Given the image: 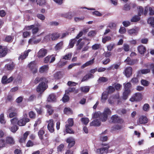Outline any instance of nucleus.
Wrapping results in <instances>:
<instances>
[{
	"label": "nucleus",
	"instance_id": "nucleus-1",
	"mask_svg": "<svg viewBox=\"0 0 154 154\" xmlns=\"http://www.w3.org/2000/svg\"><path fill=\"white\" fill-rule=\"evenodd\" d=\"M8 113H9V117L10 118L17 116V109L12 106L10 107L7 110Z\"/></svg>",
	"mask_w": 154,
	"mask_h": 154
},
{
	"label": "nucleus",
	"instance_id": "nucleus-2",
	"mask_svg": "<svg viewBox=\"0 0 154 154\" xmlns=\"http://www.w3.org/2000/svg\"><path fill=\"white\" fill-rule=\"evenodd\" d=\"M112 122L114 123L122 124L124 122L123 120L117 115H112L111 118Z\"/></svg>",
	"mask_w": 154,
	"mask_h": 154
},
{
	"label": "nucleus",
	"instance_id": "nucleus-3",
	"mask_svg": "<svg viewBox=\"0 0 154 154\" xmlns=\"http://www.w3.org/2000/svg\"><path fill=\"white\" fill-rule=\"evenodd\" d=\"M8 49L7 46L0 45V58L5 57L7 54Z\"/></svg>",
	"mask_w": 154,
	"mask_h": 154
},
{
	"label": "nucleus",
	"instance_id": "nucleus-4",
	"mask_svg": "<svg viewBox=\"0 0 154 154\" xmlns=\"http://www.w3.org/2000/svg\"><path fill=\"white\" fill-rule=\"evenodd\" d=\"M142 99V94L140 93H137L134 94L130 99V100L132 102L135 101H140Z\"/></svg>",
	"mask_w": 154,
	"mask_h": 154
},
{
	"label": "nucleus",
	"instance_id": "nucleus-5",
	"mask_svg": "<svg viewBox=\"0 0 154 154\" xmlns=\"http://www.w3.org/2000/svg\"><path fill=\"white\" fill-rule=\"evenodd\" d=\"M48 125L47 128L51 133H53L54 132V120L52 119H50L48 121Z\"/></svg>",
	"mask_w": 154,
	"mask_h": 154
},
{
	"label": "nucleus",
	"instance_id": "nucleus-6",
	"mask_svg": "<svg viewBox=\"0 0 154 154\" xmlns=\"http://www.w3.org/2000/svg\"><path fill=\"white\" fill-rule=\"evenodd\" d=\"M28 66L33 74L36 73L37 72L38 69L36 64L34 61L31 62Z\"/></svg>",
	"mask_w": 154,
	"mask_h": 154
},
{
	"label": "nucleus",
	"instance_id": "nucleus-7",
	"mask_svg": "<svg viewBox=\"0 0 154 154\" xmlns=\"http://www.w3.org/2000/svg\"><path fill=\"white\" fill-rule=\"evenodd\" d=\"M41 82L37 86L36 88V91L38 92L44 91L47 88L45 86V82Z\"/></svg>",
	"mask_w": 154,
	"mask_h": 154
},
{
	"label": "nucleus",
	"instance_id": "nucleus-8",
	"mask_svg": "<svg viewBox=\"0 0 154 154\" xmlns=\"http://www.w3.org/2000/svg\"><path fill=\"white\" fill-rule=\"evenodd\" d=\"M60 34L58 32H54L52 33H50L46 36L48 37L50 40L52 41L57 40L59 38Z\"/></svg>",
	"mask_w": 154,
	"mask_h": 154
},
{
	"label": "nucleus",
	"instance_id": "nucleus-9",
	"mask_svg": "<svg viewBox=\"0 0 154 154\" xmlns=\"http://www.w3.org/2000/svg\"><path fill=\"white\" fill-rule=\"evenodd\" d=\"M48 53L47 49L44 48L40 49L37 53V57L39 58H42L47 55Z\"/></svg>",
	"mask_w": 154,
	"mask_h": 154
},
{
	"label": "nucleus",
	"instance_id": "nucleus-10",
	"mask_svg": "<svg viewBox=\"0 0 154 154\" xmlns=\"http://www.w3.org/2000/svg\"><path fill=\"white\" fill-rule=\"evenodd\" d=\"M30 119L27 118H23L17 122V125L20 126H23L26 125V123L29 122Z\"/></svg>",
	"mask_w": 154,
	"mask_h": 154
},
{
	"label": "nucleus",
	"instance_id": "nucleus-11",
	"mask_svg": "<svg viewBox=\"0 0 154 154\" xmlns=\"http://www.w3.org/2000/svg\"><path fill=\"white\" fill-rule=\"evenodd\" d=\"M5 141L6 145L7 144H9L10 145H13L15 143V141L13 137L12 136H7L5 138Z\"/></svg>",
	"mask_w": 154,
	"mask_h": 154
},
{
	"label": "nucleus",
	"instance_id": "nucleus-12",
	"mask_svg": "<svg viewBox=\"0 0 154 154\" xmlns=\"http://www.w3.org/2000/svg\"><path fill=\"white\" fill-rule=\"evenodd\" d=\"M66 142L68 143L67 147L69 149L73 146L75 143L74 139L72 137H69L67 138Z\"/></svg>",
	"mask_w": 154,
	"mask_h": 154
},
{
	"label": "nucleus",
	"instance_id": "nucleus-13",
	"mask_svg": "<svg viewBox=\"0 0 154 154\" xmlns=\"http://www.w3.org/2000/svg\"><path fill=\"white\" fill-rule=\"evenodd\" d=\"M132 68L131 67H127L124 70V74L127 78H129L132 75Z\"/></svg>",
	"mask_w": 154,
	"mask_h": 154
},
{
	"label": "nucleus",
	"instance_id": "nucleus-14",
	"mask_svg": "<svg viewBox=\"0 0 154 154\" xmlns=\"http://www.w3.org/2000/svg\"><path fill=\"white\" fill-rule=\"evenodd\" d=\"M109 147L110 146H108L106 147L98 148L97 150V152L100 154L107 153L108 152V149Z\"/></svg>",
	"mask_w": 154,
	"mask_h": 154
},
{
	"label": "nucleus",
	"instance_id": "nucleus-15",
	"mask_svg": "<svg viewBox=\"0 0 154 154\" xmlns=\"http://www.w3.org/2000/svg\"><path fill=\"white\" fill-rule=\"evenodd\" d=\"M45 136L46 137L44 138V137L40 139L43 145L44 146L48 145L49 144V140H48L49 135L48 134L46 133L45 134Z\"/></svg>",
	"mask_w": 154,
	"mask_h": 154
},
{
	"label": "nucleus",
	"instance_id": "nucleus-16",
	"mask_svg": "<svg viewBox=\"0 0 154 154\" xmlns=\"http://www.w3.org/2000/svg\"><path fill=\"white\" fill-rule=\"evenodd\" d=\"M137 60L136 59H131L129 57H128L126 59H125L124 62L127 63V64L128 65H133L136 63Z\"/></svg>",
	"mask_w": 154,
	"mask_h": 154
},
{
	"label": "nucleus",
	"instance_id": "nucleus-17",
	"mask_svg": "<svg viewBox=\"0 0 154 154\" xmlns=\"http://www.w3.org/2000/svg\"><path fill=\"white\" fill-rule=\"evenodd\" d=\"M137 49L138 52L141 55H144L146 50V48L142 45L139 46Z\"/></svg>",
	"mask_w": 154,
	"mask_h": 154
},
{
	"label": "nucleus",
	"instance_id": "nucleus-18",
	"mask_svg": "<svg viewBox=\"0 0 154 154\" xmlns=\"http://www.w3.org/2000/svg\"><path fill=\"white\" fill-rule=\"evenodd\" d=\"M29 133V131H26L23 134V137H20L19 139V142L20 143H24L27 139Z\"/></svg>",
	"mask_w": 154,
	"mask_h": 154
},
{
	"label": "nucleus",
	"instance_id": "nucleus-19",
	"mask_svg": "<svg viewBox=\"0 0 154 154\" xmlns=\"http://www.w3.org/2000/svg\"><path fill=\"white\" fill-rule=\"evenodd\" d=\"M49 68L48 65H44L40 67L39 69V72L41 73H46Z\"/></svg>",
	"mask_w": 154,
	"mask_h": 154
},
{
	"label": "nucleus",
	"instance_id": "nucleus-20",
	"mask_svg": "<svg viewBox=\"0 0 154 154\" xmlns=\"http://www.w3.org/2000/svg\"><path fill=\"white\" fill-rule=\"evenodd\" d=\"M150 71V69H142L139 70L137 72V76H140L141 74H146L149 73Z\"/></svg>",
	"mask_w": 154,
	"mask_h": 154
},
{
	"label": "nucleus",
	"instance_id": "nucleus-21",
	"mask_svg": "<svg viewBox=\"0 0 154 154\" xmlns=\"http://www.w3.org/2000/svg\"><path fill=\"white\" fill-rule=\"evenodd\" d=\"M131 93V90H124L122 96V99L124 100H126Z\"/></svg>",
	"mask_w": 154,
	"mask_h": 154
},
{
	"label": "nucleus",
	"instance_id": "nucleus-22",
	"mask_svg": "<svg viewBox=\"0 0 154 154\" xmlns=\"http://www.w3.org/2000/svg\"><path fill=\"white\" fill-rule=\"evenodd\" d=\"M30 50H28L27 51H25L24 53H21V54L20 56L18 58V59H21L23 60L26 57L28 56L29 53L30 51Z\"/></svg>",
	"mask_w": 154,
	"mask_h": 154
},
{
	"label": "nucleus",
	"instance_id": "nucleus-23",
	"mask_svg": "<svg viewBox=\"0 0 154 154\" xmlns=\"http://www.w3.org/2000/svg\"><path fill=\"white\" fill-rule=\"evenodd\" d=\"M139 122L141 124H145L148 122V119L146 116H141L139 118Z\"/></svg>",
	"mask_w": 154,
	"mask_h": 154
},
{
	"label": "nucleus",
	"instance_id": "nucleus-24",
	"mask_svg": "<svg viewBox=\"0 0 154 154\" xmlns=\"http://www.w3.org/2000/svg\"><path fill=\"white\" fill-rule=\"evenodd\" d=\"M60 16L62 17L70 20L72 19L73 15L71 12H69L64 14H60Z\"/></svg>",
	"mask_w": 154,
	"mask_h": 154
},
{
	"label": "nucleus",
	"instance_id": "nucleus-25",
	"mask_svg": "<svg viewBox=\"0 0 154 154\" xmlns=\"http://www.w3.org/2000/svg\"><path fill=\"white\" fill-rule=\"evenodd\" d=\"M47 79L44 77H42L40 78L38 77H37L35 78L34 81V83L35 84H36L40 82H46Z\"/></svg>",
	"mask_w": 154,
	"mask_h": 154
},
{
	"label": "nucleus",
	"instance_id": "nucleus-26",
	"mask_svg": "<svg viewBox=\"0 0 154 154\" xmlns=\"http://www.w3.org/2000/svg\"><path fill=\"white\" fill-rule=\"evenodd\" d=\"M94 59L93 58L83 64L81 66V68L83 69L86 66L92 65L94 63Z\"/></svg>",
	"mask_w": 154,
	"mask_h": 154
},
{
	"label": "nucleus",
	"instance_id": "nucleus-27",
	"mask_svg": "<svg viewBox=\"0 0 154 154\" xmlns=\"http://www.w3.org/2000/svg\"><path fill=\"white\" fill-rule=\"evenodd\" d=\"M108 94L106 91H104L102 93L101 97V99L102 102L104 103L107 99Z\"/></svg>",
	"mask_w": 154,
	"mask_h": 154
},
{
	"label": "nucleus",
	"instance_id": "nucleus-28",
	"mask_svg": "<svg viewBox=\"0 0 154 154\" xmlns=\"http://www.w3.org/2000/svg\"><path fill=\"white\" fill-rule=\"evenodd\" d=\"M101 124L100 122L98 119H96L92 121L90 123V125L91 126H98Z\"/></svg>",
	"mask_w": 154,
	"mask_h": 154
},
{
	"label": "nucleus",
	"instance_id": "nucleus-29",
	"mask_svg": "<svg viewBox=\"0 0 154 154\" xmlns=\"http://www.w3.org/2000/svg\"><path fill=\"white\" fill-rule=\"evenodd\" d=\"M15 66V65L13 62L11 63H9L5 65V66L7 69L9 70H12L14 69Z\"/></svg>",
	"mask_w": 154,
	"mask_h": 154
},
{
	"label": "nucleus",
	"instance_id": "nucleus-30",
	"mask_svg": "<svg viewBox=\"0 0 154 154\" xmlns=\"http://www.w3.org/2000/svg\"><path fill=\"white\" fill-rule=\"evenodd\" d=\"M56 100V96L54 94H51L49 96L48 100L49 102H55Z\"/></svg>",
	"mask_w": 154,
	"mask_h": 154
},
{
	"label": "nucleus",
	"instance_id": "nucleus-31",
	"mask_svg": "<svg viewBox=\"0 0 154 154\" xmlns=\"http://www.w3.org/2000/svg\"><path fill=\"white\" fill-rule=\"evenodd\" d=\"M123 128V126L120 125H116L113 126L111 128V130L115 131L121 130Z\"/></svg>",
	"mask_w": 154,
	"mask_h": 154
},
{
	"label": "nucleus",
	"instance_id": "nucleus-32",
	"mask_svg": "<svg viewBox=\"0 0 154 154\" xmlns=\"http://www.w3.org/2000/svg\"><path fill=\"white\" fill-rule=\"evenodd\" d=\"M45 133V131L43 128H41L38 131V134L39 139L44 137V135Z\"/></svg>",
	"mask_w": 154,
	"mask_h": 154
},
{
	"label": "nucleus",
	"instance_id": "nucleus-33",
	"mask_svg": "<svg viewBox=\"0 0 154 154\" xmlns=\"http://www.w3.org/2000/svg\"><path fill=\"white\" fill-rule=\"evenodd\" d=\"M45 107L47 109V112L49 115H52L54 112V109L50 105H47L45 106Z\"/></svg>",
	"mask_w": 154,
	"mask_h": 154
},
{
	"label": "nucleus",
	"instance_id": "nucleus-34",
	"mask_svg": "<svg viewBox=\"0 0 154 154\" xmlns=\"http://www.w3.org/2000/svg\"><path fill=\"white\" fill-rule=\"evenodd\" d=\"M140 16L135 15L133 17L131 20V21L132 22H136L139 21L140 19Z\"/></svg>",
	"mask_w": 154,
	"mask_h": 154
},
{
	"label": "nucleus",
	"instance_id": "nucleus-35",
	"mask_svg": "<svg viewBox=\"0 0 154 154\" xmlns=\"http://www.w3.org/2000/svg\"><path fill=\"white\" fill-rule=\"evenodd\" d=\"M147 23L148 24H150L151 26L154 27V17H150L148 18L147 20Z\"/></svg>",
	"mask_w": 154,
	"mask_h": 154
},
{
	"label": "nucleus",
	"instance_id": "nucleus-36",
	"mask_svg": "<svg viewBox=\"0 0 154 154\" xmlns=\"http://www.w3.org/2000/svg\"><path fill=\"white\" fill-rule=\"evenodd\" d=\"M100 118L102 122H105L107 119L108 116L103 112L101 113Z\"/></svg>",
	"mask_w": 154,
	"mask_h": 154
},
{
	"label": "nucleus",
	"instance_id": "nucleus-37",
	"mask_svg": "<svg viewBox=\"0 0 154 154\" xmlns=\"http://www.w3.org/2000/svg\"><path fill=\"white\" fill-rule=\"evenodd\" d=\"M107 92L108 94H112L115 91V88L113 86H109L107 88Z\"/></svg>",
	"mask_w": 154,
	"mask_h": 154
},
{
	"label": "nucleus",
	"instance_id": "nucleus-38",
	"mask_svg": "<svg viewBox=\"0 0 154 154\" xmlns=\"http://www.w3.org/2000/svg\"><path fill=\"white\" fill-rule=\"evenodd\" d=\"M111 37L110 36H105L102 38V42L103 43L105 44L107 42L111 41Z\"/></svg>",
	"mask_w": 154,
	"mask_h": 154
},
{
	"label": "nucleus",
	"instance_id": "nucleus-39",
	"mask_svg": "<svg viewBox=\"0 0 154 154\" xmlns=\"http://www.w3.org/2000/svg\"><path fill=\"white\" fill-rule=\"evenodd\" d=\"M66 131L67 133L72 134H74V131L72 129L71 127L68 126V125H66Z\"/></svg>",
	"mask_w": 154,
	"mask_h": 154
},
{
	"label": "nucleus",
	"instance_id": "nucleus-40",
	"mask_svg": "<svg viewBox=\"0 0 154 154\" xmlns=\"http://www.w3.org/2000/svg\"><path fill=\"white\" fill-rule=\"evenodd\" d=\"M13 38L11 35H8L6 36L5 39L3 40L5 42L10 43L12 41Z\"/></svg>",
	"mask_w": 154,
	"mask_h": 154
},
{
	"label": "nucleus",
	"instance_id": "nucleus-41",
	"mask_svg": "<svg viewBox=\"0 0 154 154\" xmlns=\"http://www.w3.org/2000/svg\"><path fill=\"white\" fill-rule=\"evenodd\" d=\"M28 115L30 119H35L36 117L35 113L32 111H31L29 112Z\"/></svg>",
	"mask_w": 154,
	"mask_h": 154
},
{
	"label": "nucleus",
	"instance_id": "nucleus-42",
	"mask_svg": "<svg viewBox=\"0 0 154 154\" xmlns=\"http://www.w3.org/2000/svg\"><path fill=\"white\" fill-rule=\"evenodd\" d=\"M63 44V42H60L57 43L55 47V50L57 51L61 49Z\"/></svg>",
	"mask_w": 154,
	"mask_h": 154
},
{
	"label": "nucleus",
	"instance_id": "nucleus-43",
	"mask_svg": "<svg viewBox=\"0 0 154 154\" xmlns=\"http://www.w3.org/2000/svg\"><path fill=\"white\" fill-rule=\"evenodd\" d=\"M80 89L82 92L84 93H87L90 90V88L89 86H85L81 87Z\"/></svg>",
	"mask_w": 154,
	"mask_h": 154
},
{
	"label": "nucleus",
	"instance_id": "nucleus-44",
	"mask_svg": "<svg viewBox=\"0 0 154 154\" xmlns=\"http://www.w3.org/2000/svg\"><path fill=\"white\" fill-rule=\"evenodd\" d=\"M93 75L91 74H88L85 75L82 79V82H84L87 80L91 78Z\"/></svg>",
	"mask_w": 154,
	"mask_h": 154
},
{
	"label": "nucleus",
	"instance_id": "nucleus-45",
	"mask_svg": "<svg viewBox=\"0 0 154 154\" xmlns=\"http://www.w3.org/2000/svg\"><path fill=\"white\" fill-rule=\"evenodd\" d=\"M67 63L66 61L60 60L58 63L57 65L59 67L61 68L66 65Z\"/></svg>",
	"mask_w": 154,
	"mask_h": 154
},
{
	"label": "nucleus",
	"instance_id": "nucleus-46",
	"mask_svg": "<svg viewBox=\"0 0 154 154\" xmlns=\"http://www.w3.org/2000/svg\"><path fill=\"white\" fill-rule=\"evenodd\" d=\"M81 121L83 124L86 125L89 122V120L88 118L82 117L81 119Z\"/></svg>",
	"mask_w": 154,
	"mask_h": 154
},
{
	"label": "nucleus",
	"instance_id": "nucleus-47",
	"mask_svg": "<svg viewBox=\"0 0 154 154\" xmlns=\"http://www.w3.org/2000/svg\"><path fill=\"white\" fill-rule=\"evenodd\" d=\"M19 128L18 126L16 125H13V126L10 128L11 131L14 133H15L18 129Z\"/></svg>",
	"mask_w": 154,
	"mask_h": 154
},
{
	"label": "nucleus",
	"instance_id": "nucleus-48",
	"mask_svg": "<svg viewBox=\"0 0 154 154\" xmlns=\"http://www.w3.org/2000/svg\"><path fill=\"white\" fill-rule=\"evenodd\" d=\"M131 84L129 82H127L125 85L124 84V90H131Z\"/></svg>",
	"mask_w": 154,
	"mask_h": 154
},
{
	"label": "nucleus",
	"instance_id": "nucleus-49",
	"mask_svg": "<svg viewBox=\"0 0 154 154\" xmlns=\"http://www.w3.org/2000/svg\"><path fill=\"white\" fill-rule=\"evenodd\" d=\"M76 41V39L75 38L71 40L69 44V48H72L74 45L75 44Z\"/></svg>",
	"mask_w": 154,
	"mask_h": 154
},
{
	"label": "nucleus",
	"instance_id": "nucleus-50",
	"mask_svg": "<svg viewBox=\"0 0 154 154\" xmlns=\"http://www.w3.org/2000/svg\"><path fill=\"white\" fill-rule=\"evenodd\" d=\"M6 146V143L4 139H0V148H2Z\"/></svg>",
	"mask_w": 154,
	"mask_h": 154
},
{
	"label": "nucleus",
	"instance_id": "nucleus-51",
	"mask_svg": "<svg viewBox=\"0 0 154 154\" xmlns=\"http://www.w3.org/2000/svg\"><path fill=\"white\" fill-rule=\"evenodd\" d=\"M108 81V79L107 78L105 77H102L99 78L98 81L99 83L100 82H107Z\"/></svg>",
	"mask_w": 154,
	"mask_h": 154
},
{
	"label": "nucleus",
	"instance_id": "nucleus-52",
	"mask_svg": "<svg viewBox=\"0 0 154 154\" xmlns=\"http://www.w3.org/2000/svg\"><path fill=\"white\" fill-rule=\"evenodd\" d=\"M68 124H66V125H68V126L72 127L74 124V122L73 119H69L68 120Z\"/></svg>",
	"mask_w": 154,
	"mask_h": 154
},
{
	"label": "nucleus",
	"instance_id": "nucleus-53",
	"mask_svg": "<svg viewBox=\"0 0 154 154\" xmlns=\"http://www.w3.org/2000/svg\"><path fill=\"white\" fill-rule=\"evenodd\" d=\"M62 100L63 102H67L69 100V97L68 96L66 95V94H65L63 97L62 98Z\"/></svg>",
	"mask_w": 154,
	"mask_h": 154
},
{
	"label": "nucleus",
	"instance_id": "nucleus-54",
	"mask_svg": "<svg viewBox=\"0 0 154 154\" xmlns=\"http://www.w3.org/2000/svg\"><path fill=\"white\" fill-rule=\"evenodd\" d=\"M143 8L142 6H139L138 9V15L140 16L143 14Z\"/></svg>",
	"mask_w": 154,
	"mask_h": 154
},
{
	"label": "nucleus",
	"instance_id": "nucleus-55",
	"mask_svg": "<svg viewBox=\"0 0 154 154\" xmlns=\"http://www.w3.org/2000/svg\"><path fill=\"white\" fill-rule=\"evenodd\" d=\"M141 82V84L145 86H148L149 84V82L148 81L145 79H142Z\"/></svg>",
	"mask_w": 154,
	"mask_h": 154
},
{
	"label": "nucleus",
	"instance_id": "nucleus-56",
	"mask_svg": "<svg viewBox=\"0 0 154 154\" xmlns=\"http://www.w3.org/2000/svg\"><path fill=\"white\" fill-rule=\"evenodd\" d=\"M101 112L100 111L95 112L93 115V118H97L98 117L100 118Z\"/></svg>",
	"mask_w": 154,
	"mask_h": 154
},
{
	"label": "nucleus",
	"instance_id": "nucleus-57",
	"mask_svg": "<svg viewBox=\"0 0 154 154\" xmlns=\"http://www.w3.org/2000/svg\"><path fill=\"white\" fill-rule=\"evenodd\" d=\"M35 109L38 114L40 115H42V114L43 110L42 107H40L39 108L35 107Z\"/></svg>",
	"mask_w": 154,
	"mask_h": 154
},
{
	"label": "nucleus",
	"instance_id": "nucleus-58",
	"mask_svg": "<svg viewBox=\"0 0 154 154\" xmlns=\"http://www.w3.org/2000/svg\"><path fill=\"white\" fill-rule=\"evenodd\" d=\"M103 113L108 116V115H110L111 114V112L109 108L107 107L104 109Z\"/></svg>",
	"mask_w": 154,
	"mask_h": 154
},
{
	"label": "nucleus",
	"instance_id": "nucleus-59",
	"mask_svg": "<svg viewBox=\"0 0 154 154\" xmlns=\"http://www.w3.org/2000/svg\"><path fill=\"white\" fill-rule=\"evenodd\" d=\"M75 88H69L65 91V92L67 94H69L70 92H74L75 91Z\"/></svg>",
	"mask_w": 154,
	"mask_h": 154
},
{
	"label": "nucleus",
	"instance_id": "nucleus-60",
	"mask_svg": "<svg viewBox=\"0 0 154 154\" xmlns=\"http://www.w3.org/2000/svg\"><path fill=\"white\" fill-rule=\"evenodd\" d=\"M131 9V8L130 4H126L124 6L123 10L126 11H129Z\"/></svg>",
	"mask_w": 154,
	"mask_h": 154
},
{
	"label": "nucleus",
	"instance_id": "nucleus-61",
	"mask_svg": "<svg viewBox=\"0 0 154 154\" xmlns=\"http://www.w3.org/2000/svg\"><path fill=\"white\" fill-rule=\"evenodd\" d=\"M35 145L33 142L30 140H29L26 144V146L27 147H32Z\"/></svg>",
	"mask_w": 154,
	"mask_h": 154
},
{
	"label": "nucleus",
	"instance_id": "nucleus-62",
	"mask_svg": "<svg viewBox=\"0 0 154 154\" xmlns=\"http://www.w3.org/2000/svg\"><path fill=\"white\" fill-rule=\"evenodd\" d=\"M101 45L100 44H96L92 46V48L94 50H96L99 49Z\"/></svg>",
	"mask_w": 154,
	"mask_h": 154
},
{
	"label": "nucleus",
	"instance_id": "nucleus-63",
	"mask_svg": "<svg viewBox=\"0 0 154 154\" xmlns=\"http://www.w3.org/2000/svg\"><path fill=\"white\" fill-rule=\"evenodd\" d=\"M114 85L115 89L117 91H119L122 87V85L118 83H115L114 85Z\"/></svg>",
	"mask_w": 154,
	"mask_h": 154
},
{
	"label": "nucleus",
	"instance_id": "nucleus-64",
	"mask_svg": "<svg viewBox=\"0 0 154 154\" xmlns=\"http://www.w3.org/2000/svg\"><path fill=\"white\" fill-rule=\"evenodd\" d=\"M0 122L2 124H5L6 122L4 119V114L3 113H2L0 115Z\"/></svg>",
	"mask_w": 154,
	"mask_h": 154
}]
</instances>
